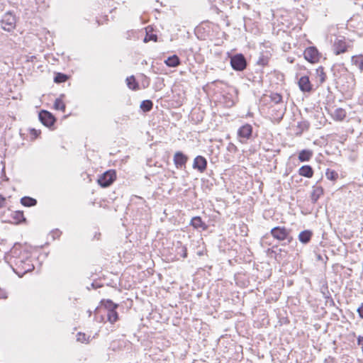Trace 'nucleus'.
<instances>
[{"label":"nucleus","mask_w":363,"mask_h":363,"mask_svg":"<svg viewBox=\"0 0 363 363\" xmlns=\"http://www.w3.org/2000/svg\"><path fill=\"white\" fill-rule=\"evenodd\" d=\"M100 304L107 310L108 320L111 323H116L118 320V314L116 311L118 304L113 303L111 299H102Z\"/></svg>","instance_id":"nucleus-1"},{"label":"nucleus","mask_w":363,"mask_h":363,"mask_svg":"<svg viewBox=\"0 0 363 363\" xmlns=\"http://www.w3.org/2000/svg\"><path fill=\"white\" fill-rule=\"evenodd\" d=\"M229 57L230 65L234 70L242 72L246 69L247 66V60L242 53L229 55Z\"/></svg>","instance_id":"nucleus-2"},{"label":"nucleus","mask_w":363,"mask_h":363,"mask_svg":"<svg viewBox=\"0 0 363 363\" xmlns=\"http://www.w3.org/2000/svg\"><path fill=\"white\" fill-rule=\"evenodd\" d=\"M0 23L2 29L10 32L16 27V16L11 11H9L3 16Z\"/></svg>","instance_id":"nucleus-3"},{"label":"nucleus","mask_w":363,"mask_h":363,"mask_svg":"<svg viewBox=\"0 0 363 363\" xmlns=\"http://www.w3.org/2000/svg\"><path fill=\"white\" fill-rule=\"evenodd\" d=\"M116 178V171L113 169H110L104 172L102 175L99 177L97 182L99 185H100L103 188H106L109 186L113 184Z\"/></svg>","instance_id":"nucleus-4"},{"label":"nucleus","mask_w":363,"mask_h":363,"mask_svg":"<svg viewBox=\"0 0 363 363\" xmlns=\"http://www.w3.org/2000/svg\"><path fill=\"white\" fill-rule=\"evenodd\" d=\"M290 233L291 230L287 229L284 226H276L270 230L272 236L279 241L286 240V238H289V233Z\"/></svg>","instance_id":"nucleus-5"},{"label":"nucleus","mask_w":363,"mask_h":363,"mask_svg":"<svg viewBox=\"0 0 363 363\" xmlns=\"http://www.w3.org/2000/svg\"><path fill=\"white\" fill-rule=\"evenodd\" d=\"M38 118L40 121L45 125L48 128L54 125L56 118L55 116L49 111L46 110H41L39 112Z\"/></svg>","instance_id":"nucleus-6"},{"label":"nucleus","mask_w":363,"mask_h":363,"mask_svg":"<svg viewBox=\"0 0 363 363\" xmlns=\"http://www.w3.org/2000/svg\"><path fill=\"white\" fill-rule=\"evenodd\" d=\"M304 58L309 62L314 63L318 61L319 53L315 47H309L304 51Z\"/></svg>","instance_id":"nucleus-7"},{"label":"nucleus","mask_w":363,"mask_h":363,"mask_svg":"<svg viewBox=\"0 0 363 363\" xmlns=\"http://www.w3.org/2000/svg\"><path fill=\"white\" fill-rule=\"evenodd\" d=\"M188 156L182 152H176L174 155V163L177 169L185 167L186 163L188 161Z\"/></svg>","instance_id":"nucleus-8"},{"label":"nucleus","mask_w":363,"mask_h":363,"mask_svg":"<svg viewBox=\"0 0 363 363\" xmlns=\"http://www.w3.org/2000/svg\"><path fill=\"white\" fill-rule=\"evenodd\" d=\"M193 168L197 169L200 172H204L207 168L206 159L201 155H198L194 158Z\"/></svg>","instance_id":"nucleus-9"},{"label":"nucleus","mask_w":363,"mask_h":363,"mask_svg":"<svg viewBox=\"0 0 363 363\" xmlns=\"http://www.w3.org/2000/svg\"><path fill=\"white\" fill-rule=\"evenodd\" d=\"M299 89L303 92H311L313 90V85L311 83L308 76L301 77L298 82Z\"/></svg>","instance_id":"nucleus-10"},{"label":"nucleus","mask_w":363,"mask_h":363,"mask_svg":"<svg viewBox=\"0 0 363 363\" xmlns=\"http://www.w3.org/2000/svg\"><path fill=\"white\" fill-rule=\"evenodd\" d=\"M252 126L248 123H246L238 129V135L240 138L248 140L252 136Z\"/></svg>","instance_id":"nucleus-11"},{"label":"nucleus","mask_w":363,"mask_h":363,"mask_svg":"<svg viewBox=\"0 0 363 363\" xmlns=\"http://www.w3.org/2000/svg\"><path fill=\"white\" fill-rule=\"evenodd\" d=\"M190 225L195 229L201 228L205 230L208 228L207 225L202 220L200 216L193 217L191 220Z\"/></svg>","instance_id":"nucleus-12"},{"label":"nucleus","mask_w":363,"mask_h":363,"mask_svg":"<svg viewBox=\"0 0 363 363\" xmlns=\"http://www.w3.org/2000/svg\"><path fill=\"white\" fill-rule=\"evenodd\" d=\"M313 236V232L310 230L301 231L298 235V240L303 244H308Z\"/></svg>","instance_id":"nucleus-13"},{"label":"nucleus","mask_w":363,"mask_h":363,"mask_svg":"<svg viewBox=\"0 0 363 363\" xmlns=\"http://www.w3.org/2000/svg\"><path fill=\"white\" fill-rule=\"evenodd\" d=\"M323 189L321 186H313L311 195V200L313 203H315L319 198L323 194Z\"/></svg>","instance_id":"nucleus-14"},{"label":"nucleus","mask_w":363,"mask_h":363,"mask_svg":"<svg viewBox=\"0 0 363 363\" xmlns=\"http://www.w3.org/2000/svg\"><path fill=\"white\" fill-rule=\"evenodd\" d=\"M298 174L306 178H311L313 176V169L310 165H303L298 169Z\"/></svg>","instance_id":"nucleus-15"},{"label":"nucleus","mask_w":363,"mask_h":363,"mask_svg":"<svg viewBox=\"0 0 363 363\" xmlns=\"http://www.w3.org/2000/svg\"><path fill=\"white\" fill-rule=\"evenodd\" d=\"M145 30H146V35H145V37L143 39V42L144 43H147V42L151 41V40H152L154 42H157V40H158L157 35L154 34L152 33V30H153L152 27L147 26L145 28Z\"/></svg>","instance_id":"nucleus-16"},{"label":"nucleus","mask_w":363,"mask_h":363,"mask_svg":"<svg viewBox=\"0 0 363 363\" xmlns=\"http://www.w3.org/2000/svg\"><path fill=\"white\" fill-rule=\"evenodd\" d=\"M164 63L167 67H177L180 65L181 61L177 55H173L165 60Z\"/></svg>","instance_id":"nucleus-17"},{"label":"nucleus","mask_w":363,"mask_h":363,"mask_svg":"<svg viewBox=\"0 0 363 363\" xmlns=\"http://www.w3.org/2000/svg\"><path fill=\"white\" fill-rule=\"evenodd\" d=\"M316 72V78L318 81V86L323 84L327 79V75L325 72H324V68L322 66H320L318 68L315 70Z\"/></svg>","instance_id":"nucleus-18"},{"label":"nucleus","mask_w":363,"mask_h":363,"mask_svg":"<svg viewBox=\"0 0 363 363\" xmlns=\"http://www.w3.org/2000/svg\"><path fill=\"white\" fill-rule=\"evenodd\" d=\"M347 50V46L342 40H338L334 44V52L335 55H340Z\"/></svg>","instance_id":"nucleus-19"},{"label":"nucleus","mask_w":363,"mask_h":363,"mask_svg":"<svg viewBox=\"0 0 363 363\" xmlns=\"http://www.w3.org/2000/svg\"><path fill=\"white\" fill-rule=\"evenodd\" d=\"M331 115L335 120L341 121L346 117V111L342 108H338Z\"/></svg>","instance_id":"nucleus-20"},{"label":"nucleus","mask_w":363,"mask_h":363,"mask_svg":"<svg viewBox=\"0 0 363 363\" xmlns=\"http://www.w3.org/2000/svg\"><path fill=\"white\" fill-rule=\"evenodd\" d=\"M313 156V152L309 150H303L298 154V160L303 162H308L311 160Z\"/></svg>","instance_id":"nucleus-21"},{"label":"nucleus","mask_w":363,"mask_h":363,"mask_svg":"<svg viewBox=\"0 0 363 363\" xmlns=\"http://www.w3.org/2000/svg\"><path fill=\"white\" fill-rule=\"evenodd\" d=\"M126 83L129 89L134 91L139 89V84L133 75L126 78Z\"/></svg>","instance_id":"nucleus-22"},{"label":"nucleus","mask_w":363,"mask_h":363,"mask_svg":"<svg viewBox=\"0 0 363 363\" xmlns=\"http://www.w3.org/2000/svg\"><path fill=\"white\" fill-rule=\"evenodd\" d=\"M21 203L26 207H32L37 204V200L30 196H23L21 199Z\"/></svg>","instance_id":"nucleus-23"},{"label":"nucleus","mask_w":363,"mask_h":363,"mask_svg":"<svg viewBox=\"0 0 363 363\" xmlns=\"http://www.w3.org/2000/svg\"><path fill=\"white\" fill-rule=\"evenodd\" d=\"M352 63L359 67V69L363 70V55L352 56L351 58Z\"/></svg>","instance_id":"nucleus-24"},{"label":"nucleus","mask_w":363,"mask_h":363,"mask_svg":"<svg viewBox=\"0 0 363 363\" xmlns=\"http://www.w3.org/2000/svg\"><path fill=\"white\" fill-rule=\"evenodd\" d=\"M12 218L16 220V223L17 224L26 221V218L24 217L23 212L21 211H15L12 214Z\"/></svg>","instance_id":"nucleus-25"},{"label":"nucleus","mask_w":363,"mask_h":363,"mask_svg":"<svg viewBox=\"0 0 363 363\" xmlns=\"http://www.w3.org/2000/svg\"><path fill=\"white\" fill-rule=\"evenodd\" d=\"M153 107V103L151 100H144L140 104V108L144 112H149Z\"/></svg>","instance_id":"nucleus-26"},{"label":"nucleus","mask_w":363,"mask_h":363,"mask_svg":"<svg viewBox=\"0 0 363 363\" xmlns=\"http://www.w3.org/2000/svg\"><path fill=\"white\" fill-rule=\"evenodd\" d=\"M68 79V76L63 73H56L54 77V82L57 84L65 82Z\"/></svg>","instance_id":"nucleus-27"},{"label":"nucleus","mask_w":363,"mask_h":363,"mask_svg":"<svg viewBox=\"0 0 363 363\" xmlns=\"http://www.w3.org/2000/svg\"><path fill=\"white\" fill-rule=\"evenodd\" d=\"M54 107L57 110H60L62 112H65L66 106L60 98L55 99Z\"/></svg>","instance_id":"nucleus-28"},{"label":"nucleus","mask_w":363,"mask_h":363,"mask_svg":"<svg viewBox=\"0 0 363 363\" xmlns=\"http://www.w3.org/2000/svg\"><path fill=\"white\" fill-rule=\"evenodd\" d=\"M269 61V57L267 55L262 54L259 56L258 60L257 61V65L264 67V66L268 65Z\"/></svg>","instance_id":"nucleus-29"},{"label":"nucleus","mask_w":363,"mask_h":363,"mask_svg":"<svg viewBox=\"0 0 363 363\" xmlns=\"http://www.w3.org/2000/svg\"><path fill=\"white\" fill-rule=\"evenodd\" d=\"M325 175L327 179L331 181H335L338 177L337 173L335 170H331L330 169H327Z\"/></svg>","instance_id":"nucleus-30"},{"label":"nucleus","mask_w":363,"mask_h":363,"mask_svg":"<svg viewBox=\"0 0 363 363\" xmlns=\"http://www.w3.org/2000/svg\"><path fill=\"white\" fill-rule=\"evenodd\" d=\"M180 246L177 247V254L181 255L184 258L187 257V248L186 246L182 245L181 242H179Z\"/></svg>","instance_id":"nucleus-31"},{"label":"nucleus","mask_w":363,"mask_h":363,"mask_svg":"<svg viewBox=\"0 0 363 363\" xmlns=\"http://www.w3.org/2000/svg\"><path fill=\"white\" fill-rule=\"evenodd\" d=\"M271 101L275 104H279L282 101V96L278 93H272L269 96Z\"/></svg>","instance_id":"nucleus-32"},{"label":"nucleus","mask_w":363,"mask_h":363,"mask_svg":"<svg viewBox=\"0 0 363 363\" xmlns=\"http://www.w3.org/2000/svg\"><path fill=\"white\" fill-rule=\"evenodd\" d=\"M77 340L80 342H84L86 341V335L82 333H78L77 335Z\"/></svg>","instance_id":"nucleus-33"},{"label":"nucleus","mask_w":363,"mask_h":363,"mask_svg":"<svg viewBox=\"0 0 363 363\" xmlns=\"http://www.w3.org/2000/svg\"><path fill=\"white\" fill-rule=\"evenodd\" d=\"M357 312L358 313L359 317L363 319V303L357 308Z\"/></svg>","instance_id":"nucleus-34"},{"label":"nucleus","mask_w":363,"mask_h":363,"mask_svg":"<svg viewBox=\"0 0 363 363\" xmlns=\"http://www.w3.org/2000/svg\"><path fill=\"white\" fill-rule=\"evenodd\" d=\"M308 123L307 122H303L302 123H300L298 125V127L301 128L302 130L303 129H308Z\"/></svg>","instance_id":"nucleus-35"},{"label":"nucleus","mask_w":363,"mask_h":363,"mask_svg":"<svg viewBox=\"0 0 363 363\" xmlns=\"http://www.w3.org/2000/svg\"><path fill=\"white\" fill-rule=\"evenodd\" d=\"M6 201V198L4 197L1 194H0V208L4 206Z\"/></svg>","instance_id":"nucleus-36"},{"label":"nucleus","mask_w":363,"mask_h":363,"mask_svg":"<svg viewBox=\"0 0 363 363\" xmlns=\"http://www.w3.org/2000/svg\"><path fill=\"white\" fill-rule=\"evenodd\" d=\"M357 345H363V335H359L357 339Z\"/></svg>","instance_id":"nucleus-37"},{"label":"nucleus","mask_w":363,"mask_h":363,"mask_svg":"<svg viewBox=\"0 0 363 363\" xmlns=\"http://www.w3.org/2000/svg\"><path fill=\"white\" fill-rule=\"evenodd\" d=\"M290 234H291V233H289V238H286V240L288 242V244L291 243V241L293 240V238H292V236Z\"/></svg>","instance_id":"nucleus-38"},{"label":"nucleus","mask_w":363,"mask_h":363,"mask_svg":"<svg viewBox=\"0 0 363 363\" xmlns=\"http://www.w3.org/2000/svg\"><path fill=\"white\" fill-rule=\"evenodd\" d=\"M327 90H328V91L329 93H331L330 87V86H328Z\"/></svg>","instance_id":"nucleus-39"},{"label":"nucleus","mask_w":363,"mask_h":363,"mask_svg":"<svg viewBox=\"0 0 363 363\" xmlns=\"http://www.w3.org/2000/svg\"><path fill=\"white\" fill-rule=\"evenodd\" d=\"M284 112H282V113H281V116H280V117H279V118H281H281H282V117H283V116H284Z\"/></svg>","instance_id":"nucleus-40"},{"label":"nucleus","mask_w":363,"mask_h":363,"mask_svg":"<svg viewBox=\"0 0 363 363\" xmlns=\"http://www.w3.org/2000/svg\"><path fill=\"white\" fill-rule=\"evenodd\" d=\"M99 307L96 308V309H95V313H97V312L99 311Z\"/></svg>","instance_id":"nucleus-41"},{"label":"nucleus","mask_w":363,"mask_h":363,"mask_svg":"<svg viewBox=\"0 0 363 363\" xmlns=\"http://www.w3.org/2000/svg\"><path fill=\"white\" fill-rule=\"evenodd\" d=\"M88 314H89V316H90V315H91V311H88Z\"/></svg>","instance_id":"nucleus-42"},{"label":"nucleus","mask_w":363,"mask_h":363,"mask_svg":"<svg viewBox=\"0 0 363 363\" xmlns=\"http://www.w3.org/2000/svg\"><path fill=\"white\" fill-rule=\"evenodd\" d=\"M88 314H89V316H90V315H91V311H88Z\"/></svg>","instance_id":"nucleus-43"},{"label":"nucleus","mask_w":363,"mask_h":363,"mask_svg":"<svg viewBox=\"0 0 363 363\" xmlns=\"http://www.w3.org/2000/svg\"><path fill=\"white\" fill-rule=\"evenodd\" d=\"M32 131H34L35 133H36V130L35 129H33Z\"/></svg>","instance_id":"nucleus-44"}]
</instances>
